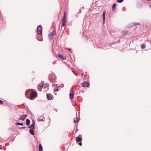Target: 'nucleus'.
Listing matches in <instances>:
<instances>
[{
	"label": "nucleus",
	"mask_w": 151,
	"mask_h": 151,
	"mask_svg": "<svg viewBox=\"0 0 151 151\" xmlns=\"http://www.w3.org/2000/svg\"><path fill=\"white\" fill-rule=\"evenodd\" d=\"M68 50H69V52H71V53H72V51H71V49H67Z\"/></svg>",
	"instance_id": "obj_29"
},
{
	"label": "nucleus",
	"mask_w": 151,
	"mask_h": 151,
	"mask_svg": "<svg viewBox=\"0 0 151 151\" xmlns=\"http://www.w3.org/2000/svg\"><path fill=\"white\" fill-rule=\"evenodd\" d=\"M106 14V12L104 11L103 12V21L104 22V23L105 22V14Z\"/></svg>",
	"instance_id": "obj_7"
},
{
	"label": "nucleus",
	"mask_w": 151,
	"mask_h": 151,
	"mask_svg": "<svg viewBox=\"0 0 151 151\" xmlns=\"http://www.w3.org/2000/svg\"><path fill=\"white\" fill-rule=\"evenodd\" d=\"M58 56L59 58H60L63 60H64L66 59V58L65 57L63 56L62 55L58 53Z\"/></svg>",
	"instance_id": "obj_8"
},
{
	"label": "nucleus",
	"mask_w": 151,
	"mask_h": 151,
	"mask_svg": "<svg viewBox=\"0 0 151 151\" xmlns=\"http://www.w3.org/2000/svg\"><path fill=\"white\" fill-rule=\"evenodd\" d=\"M15 125H20L21 126H23V124L22 123H20L19 122H16L15 124Z\"/></svg>",
	"instance_id": "obj_19"
},
{
	"label": "nucleus",
	"mask_w": 151,
	"mask_h": 151,
	"mask_svg": "<svg viewBox=\"0 0 151 151\" xmlns=\"http://www.w3.org/2000/svg\"><path fill=\"white\" fill-rule=\"evenodd\" d=\"M25 127H22V129H24V128H25Z\"/></svg>",
	"instance_id": "obj_33"
},
{
	"label": "nucleus",
	"mask_w": 151,
	"mask_h": 151,
	"mask_svg": "<svg viewBox=\"0 0 151 151\" xmlns=\"http://www.w3.org/2000/svg\"><path fill=\"white\" fill-rule=\"evenodd\" d=\"M65 18L66 17L65 16H64L63 17V20L62 24V25L63 26H65L66 24V20L65 19Z\"/></svg>",
	"instance_id": "obj_5"
},
{
	"label": "nucleus",
	"mask_w": 151,
	"mask_h": 151,
	"mask_svg": "<svg viewBox=\"0 0 151 151\" xmlns=\"http://www.w3.org/2000/svg\"><path fill=\"white\" fill-rule=\"evenodd\" d=\"M34 126L33 125V124H32L31 125L29 126L28 128H31V129H33L34 128Z\"/></svg>",
	"instance_id": "obj_18"
},
{
	"label": "nucleus",
	"mask_w": 151,
	"mask_h": 151,
	"mask_svg": "<svg viewBox=\"0 0 151 151\" xmlns=\"http://www.w3.org/2000/svg\"><path fill=\"white\" fill-rule=\"evenodd\" d=\"M38 40L40 41H42V40H39V39H38Z\"/></svg>",
	"instance_id": "obj_34"
},
{
	"label": "nucleus",
	"mask_w": 151,
	"mask_h": 151,
	"mask_svg": "<svg viewBox=\"0 0 151 151\" xmlns=\"http://www.w3.org/2000/svg\"><path fill=\"white\" fill-rule=\"evenodd\" d=\"M27 116L26 115L23 114V115H21V116L20 118H19V119L24 121Z\"/></svg>",
	"instance_id": "obj_6"
},
{
	"label": "nucleus",
	"mask_w": 151,
	"mask_h": 151,
	"mask_svg": "<svg viewBox=\"0 0 151 151\" xmlns=\"http://www.w3.org/2000/svg\"><path fill=\"white\" fill-rule=\"evenodd\" d=\"M145 45L143 44H142V45H141V48L142 49H144L145 48Z\"/></svg>",
	"instance_id": "obj_21"
},
{
	"label": "nucleus",
	"mask_w": 151,
	"mask_h": 151,
	"mask_svg": "<svg viewBox=\"0 0 151 151\" xmlns=\"http://www.w3.org/2000/svg\"><path fill=\"white\" fill-rule=\"evenodd\" d=\"M124 1V0H116V1L118 3H122Z\"/></svg>",
	"instance_id": "obj_24"
},
{
	"label": "nucleus",
	"mask_w": 151,
	"mask_h": 151,
	"mask_svg": "<svg viewBox=\"0 0 151 151\" xmlns=\"http://www.w3.org/2000/svg\"><path fill=\"white\" fill-rule=\"evenodd\" d=\"M30 123V121L29 119H27L26 120V124L27 126H28L29 125Z\"/></svg>",
	"instance_id": "obj_14"
},
{
	"label": "nucleus",
	"mask_w": 151,
	"mask_h": 151,
	"mask_svg": "<svg viewBox=\"0 0 151 151\" xmlns=\"http://www.w3.org/2000/svg\"><path fill=\"white\" fill-rule=\"evenodd\" d=\"M127 32V31H124L122 32V33L123 35L126 34Z\"/></svg>",
	"instance_id": "obj_23"
},
{
	"label": "nucleus",
	"mask_w": 151,
	"mask_h": 151,
	"mask_svg": "<svg viewBox=\"0 0 151 151\" xmlns=\"http://www.w3.org/2000/svg\"><path fill=\"white\" fill-rule=\"evenodd\" d=\"M52 86L53 87H55L57 88L59 87V86L58 85L56 84H53Z\"/></svg>",
	"instance_id": "obj_20"
},
{
	"label": "nucleus",
	"mask_w": 151,
	"mask_h": 151,
	"mask_svg": "<svg viewBox=\"0 0 151 151\" xmlns=\"http://www.w3.org/2000/svg\"><path fill=\"white\" fill-rule=\"evenodd\" d=\"M140 24L139 23H135V24H134V25H139Z\"/></svg>",
	"instance_id": "obj_31"
},
{
	"label": "nucleus",
	"mask_w": 151,
	"mask_h": 151,
	"mask_svg": "<svg viewBox=\"0 0 151 151\" xmlns=\"http://www.w3.org/2000/svg\"><path fill=\"white\" fill-rule=\"evenodd\" d=\"M81 75L82 76H83V73H82Z\"/></svg>",
	"instance_id": "obj_36"
},
{
	"label": "nucleus",
	"mask_w": 151,
	"mask_h": 151,
	"mask_svg": "<svg viewBox=\"0 0 151 151\" xmlns=\"http://www.w3.org/2000/svg\"><path fill=\"white\" fill-rule=\"evenodd\" d=\"M47 96L48 100H51L52 99V97L51 95L49 93L47 94Z\"/></svg>",
	"instance_id": "obj_9"
},
{
	"label": "nucleus",
	"mask_w": 151,
	"mask_h": 151,
	"mask_svg": "<svg viewBox=\"0 0 151 151\" xmlns=\"http://www.w3.org/2000/svg\"><path fill=\"white\" fill-rule=\"evenodd\" d=\"M48 86V85L47 83L45 84V85H42L41 87H43V88H45L47 87Z\"/></svg>",
	"instance_id": "obj_11"
},
{
	"label": "nucleus",
	"mask_w": 151,
	"mask_h": 151,
	"mask_svg": "<svg viewBox=\"0 0 151 151\" xmlns=\"http://www.w3.org/2000/svg\"><path fill=\"white\" fill-rule=\"evenodd\" d=\"M3 104V101L1 100H0V105L2 104Z\"/></svg>",
	"instance_id": "obj_30"
},
{
	"label": "nucleus",
	"mask_w": 151,
	"mask_h": 151,
	"mask_svg": "<svg viewBox=\"0 0 151 151\" xmlns=\"http://www.w3.org/2000/svg\"><path fill=\"white\" fill-rule=\"evenodd\" d=\"M52 37H53V36H52V35L51 34H50L49 35V36H48V37H49V39L50 40H51L52 39Z\"/></svg>",
	"instance_id": "obj_16"
},
{
	"label": "nucleus",
	"mask_w": 151,
	"mask_h": 151,
	"mask_svg": "<svg viewBox=\"0 0 151 151\" xmlns=\"http://www.w3.org/2000/svg\"><path fill=\"white\" fill-rule=\"evenodd\" d=\"M29 132L32 135H34L35 134V132L33 129H30L29 130Z\"/></svg>",
	"instance_id": "obj_10"
},
{
	"label": "nucleus",
	"mask_w": 151,
	"mask_h": 151,
	"mask_svg": "<svg viewBox=\"0 0 151 151\" xmlns=\"http://www.w3.org/2000/svg\"><path fill=\"white\" fill-rule=\"evenodd\" d=\"M116 5V4H114L113 6H112V10L114 11V10H115V6Z\"/></svg>",
	"instance_id": "obj_22"
},
{
	"label": "nucleus",
	"mask_w": 151,
	"mask_h": 151,
	"mask_svg": "<svg viewBox=\"0 0 151 151\" xmlns=\"http://www.w3.org/2000/svg\"><path fill=\"white\" fill-rule=\"evenodd\" d=\"M64 86V85L62 83L60 85V87L61 88H63Z\"/></svg>",
	"instance_id": "obj_25"
},
{
	"label": "nucleus",
	"mask_w": 151,
	"mask_h": 151,
	"mask_svg": "<svg viewBox=\"0 0 151 151\" xmlns=\"http://www.w3.org/2000/svg\"><path fill=\"white\" fill-rule=\"evenodd\" d=\"M74 95V92L73 91L70 90V98L72 99L73 98Z\"/></svg>",
	"instance_id": "obj_4"
},
{
	"label": "nucleus",
	"mask_w": 151,
	"mask_h": 151,
	"mask_svg": "<svg viewBox=\"0 0 151 151\" xmlns=\"http://www.w3.org/2000/svg\"><path fill=\"white\" fill-rule=\"evenodd\" d=\"M39 151H42L43 148H42V146L41 144H40L39 145Z\"/></svg>",
	"instance_id": "obj_15"
},
{
	"label": "nucleus",
	"mask_w": 151,
	"mask_h": 151,
	"mask_svg": "<svg viewBox=\"0 0 151 151\" xmlns=\"http://www.w3.org/2000/svg\"><path fill=\"white\" fill-rule=\"evenodd\" d=\"M31 91V93L30 94L31 95V96L30 97V99L32 100L34 99L33 97L35 98L37 96V93L34 92L32 90H28L26 91L25 92V95L26 97H27V95L28 94V93H29Z\"/></svg>",
	"instance_id": "obj_1"
},
{
	"label": "nucleus",
	"mask_w": 151,
	"mask_h": 151,
	"mask_svg": "<svg viewBox=\"0 0 151 151\" xmlns=\"http://www.w3.org/2000/svg\"><path fill=\"white\" fill-rule=\"evenodd\" d=\"M32 124H33V125L34 126V125L35 124V121L34 120H32Z\"/></svg>",
	"instance_id": "obj_28"
},
{
	"label": "nucleus",
	"mask_w": 151,
	"mask_h": 151,
	"mask_svg": "<svg viewBox=\"0 0 151 151\" xmlns=\"http://www.w3.org/2000/svg\"><path fill=\"white\" fill-rule=\"evenodd\" d=\"M81 138L78 137H77L76 138V140L78 142H80L81 141Z\"/></svg>",
	"instance_id": "obj_13"
},
{
	"label": "nucleus",
	"mask_w": 151,
	"mask_h": 151,
	"mask_svg": "<svg viewBox=\"0 0 151 151\" xmlns=\"http://www.w3.org/2000/svg\"><path fill=\"white\" fill-rule=\"evenodd\" d=\"M38 120L39 121H44V120H43V119H39V118H38Z\"/></svg>",
	"instance_id": "obj_27"
},
{
	"label": "nucleus",
	"mask_w": 151,
	"mask_h": 151,
	"mask_svg": "<svg viewBox=\"0 0 151 151\" xmlns=\"http://www.w3.org/2000/svg\"><path fill=\"white\" fill-rule=\"evenodd\" d=\"M58 91V88H54V92L55 91Z\"/></svg>",
	"instance_id": "obj_26"
},
{
	"label": "nucleus",
	"mask_w": 151,
	"mask_h": 151,
	"mask_svg": "<svg viewBox=\"0 0 151 151\" xmlns=\"http://www.w3.org/2000/svg\"><path fill=\"white\" fill-rule=\"evenodd\" d=\"M81 86L83 87H88L89 86V85L88 82L86 81H84L81 83Z\"/></svg>",
	"instance_id": "obj_3"
},
{
	"label": "nucleus",
	"mask_w": 151,
	"mask_h": 151,
	"mask_svg": "<svg viewBox=\"0 0 151 151\" xmlns=\"http://www.w3.org/2000/svg\"><path fill=\"white\" fill-rule=\"evenodd\" d=\"M79 118H77L74 120V122L75 123H78L79 122Z\"/></svg>",
	"instance_id": "obj_12"
},
{
	"label": "nucleus",
	"mask_w": 151,
	"mask_h": 151,
	"mask_svg": "<svg viewBox=\"0 0 151 151\" xmlns=\"http://www.w3.org/2000/svg\"><path fill=\"white\" fill-rule=\"evenodd\" d=\"M56 34V31L55 29H54L53 30V33L51 34L52 35V36L55 35Z\"/></svg>",
	"instance_id": "obj_17"
},
{
	"label": "nucleus",
	"mask_w": 151,
	"mask_h": 151,
	"mask_svg": "<svg viewBox=\"0 0 151 151\" xmlns=\"http://www.w3.org/2000/svg\"><path fill=\"white\" fill-rule=\"evenodd\" d=\"M37 31L39 34H42V28L41 26H39L37 27Z\"/></svg>",
	"instance_id": "obj_2"
},
{
	"label": "nucleus",
	"mask_w": 151,
	"mask_h": 151,
	"mask_svg": "<svg viewBox=\"0 0 151 151\" xmlns=\"http://www.w3.org/2000/svg\"><path fill=\"white\" fill-rule=\"evenodd\" d=\"M150 7L151 8V4L150 5Z\"/></svg>",
	"instance_id": "obj_35"
},
{
	"label": "nucleus",
	"mask_w": 151,
	"mask_h": 151,
	"mask_svg": "<svg viewBox=\"0 0 151 151\" xmlns=\"http://www.w3.org/2000/svg\"><path fill=\"white\" fill-rule=\"evenodd\" d=\"M79 145H80V146H81L82 145V143H81V142L79 143Z\"/></svg>",
	"instance_id": "obj_32"
}]
</instances>
